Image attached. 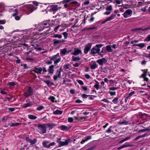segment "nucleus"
Wrapping results in <instances>:
<instances>
[{
    "mask_svg": "<svg viewBox=\"0 0 150 150\" xmlns=\"http://www.w3.org/2000/svg\"><path fill=\"white\" fill-rule=\"evenodd\" d=\"M118 88L117 87H112L109 88L110 90L114 91L117 89Z\"/></svg>",
    "mask_w": 150,
    "mask_h": 150,
    "instance_id": "09e8293b",
    "label": "nucleus"
},
{
    "mask_svg": "<svg viewBox=\"0 0 150 150\" xmlns=\"http://www.w3.org/2000/svg\"><path fill=\"white\" fill-rule=\"evenodd\" d=\"M54 37L55 38H62V35H61L56 34H54Z\"/></svg>",
    "mask_w": 150,
    "mask_h": 150,
    "instance_id": "a19ab883",
    "label": "nucleus"
},
{
    "mask_svg": "<svg viewBox=\"0 0 150 150\" xmlns=\"http://www.w3.org/2000/svg\"><path fill=\"white\" fill-rule=\"evenodd\" d=\"M116 16L115 15H113L111 16L110 17L108 18H106L103 22V23L105 22L112 20Z\"/></svg>",
    "mask_w": 150,
    "mask_h": 150,
    "instance_id": "dca6fc26",
    "label": "nucleus"
},
{
    "mask_svg": "<svg viewBox=\"0 0 150 150\" xmlns=\"http://www.w3.org/2000/svg\"><path fill=\"white\" fill-rule=\"evenodd\" d=\"M112 47L114 49H115L117 47V46L115 44H113L112 45H111Z\"/></svg>",
    "mask_w": 150,
    "mask_h": 150,
    "instance_id": "774afa93",
    "label": "nucleus"
},
{
    "mask_svg": "<svg viewBox=\"0 0 150 150\" xmlns=\"http://www.w3.org/2000/svg\"><path fill=\"white\" fill-rule=\"evenodd\" d=\"M7 86L10 85L11 86H14L15 85V83L14 82H11L7 84Z\"/></svg>",
    "mask_w": 150,
    "mask_h": 150,
    "instance_id": "49530a36",
    "label": "nucleus"
},
{
    "mask_svg": "<svg viewBox=\"0 0 150 150\" xmlns=\"http://www.w3.org/2000/svg\"><path fill=\"white\" fill-rule=\"evenodd\" d=\"M49 142H50L48 141L43 142H42V145L44 147L49 148V146L48 145H47V144Z\"/></svg>",
    "mask_w": 150,
    "mask_h": 150,
    "instance_id": "5701e85b",
    "label": "nucleus"
},
{
    "mask_svg": "<svg viewBox=\"0 0 150 150\" xmlns=\"http://www.w3.org/2000/svg\"><path fill=\"white\" fill-rule=\"evenodd\" d=\"M95 82H96V84L94 85V87L97 90H98L100 87V85L99 84V83L96 80Z\"/></svg>",
    "mask_w": 150,
    "mask_h": 150,
    "instance_id": "4be33fe9",
    "label": "nucleus"
},
{
    "mask_svg": "<svg viewBox=\"0 0 150 150\" xmlns=\"http://www.w3.org/2000/svg\"><path fill=\"white\" fill-rule=\"evenodd\" d=\"M37 141V139H33V140L31 139L30 143L31 144H34Z\"/></svg>",
    "mask_w": 150,
    "mask_h": 150,
    "instance_id": "ea45409f",
    "label": "nucleus"
},
{
    "mask_svg": "<svg viewBox=\"0 0 150 150\" xmlns=\"http://www.w3.org/2000/svg\"><path fill=\"white\" fill-rule=\"evenodd\" d=\"M150 131V129L146 128V129H141V130H139V132H140V133H141V132H146L147 131L148 132H149Z\"/></svg>",
    "mask_w": 150,
    "mask_h": 150,
    "instance_id": "7c9ffc66",
    "label": "nucleus"
},
{
    "mask_svg": "<svg viewBox=\"0 0 150 150\" xmlns=\"http://www.w3.org/2000/svg\"><path fill=\"white\" fill-rule=\"evenodd\" d=\"M118 98H116L113 100L112 102L115 104H117L118 103Z\"/></svg>",
    "mask_w": 150,
    "mask_h": 150,
    "instance_id": "c03bdc74",
    "label": "nucleus"
},
{
    "mask_svg": "<svg viewBox=\"0 0 150 150\" xmlns=\"http://www.w3.org/2000/svg\"><path fill=\"white\" fill-rule=\"evenodd\" d=\"M33 90L30 87H29L28 91L24 93V95L26 97H28L33 95Z\"/></svg>",
    "mask_w": 150,
    "mask_h": 150,
    "instance_id": "7ed1b4c3",
    "label": "nucleus"
},
{
    "mask_svg": "<svg viewBox=\"0 0 150 150\" xmlns=\"http://www.w3.org/2000/svg\"><path fill=\"white\" fill-rule=\"evenodd\" d=\"M131 96V93H130L128 97H127L125 99V101L127 102L129 98Z\"/></svg>",
    "mask_w": 150,
    "mask_h": 150,
    "instance_id": "6e6d98bb",
    "label": "nucleus"
},
{
    "mask_svg": "<svg viewBox=\"0 0 150 150\" xmlns=\"http://www.w3.org/2000/svg\"><path fill=\"white\" fill-rule=\"evenodd\" d=\"M50 59L54 61V64H56L59 62L61 60V57L59 56V53H57L56 54L53 55L50 57Z\"/></svg>",
    "mask_w": 150,
    "mask_h": 150,
    "instance_id": "f03ea898",
    "label": "nucleus"
},
{
    "mask_svg": "<svg viewBox=\"0 0 150 150\" xmlns=\"http://www.w3.org/2000/svg\"><path fill=\"white\" fill-rule=\"evenodd\" d=\"M80 64V63H76L75 64H73V65L74 67H79Z\"/></svg>",
    "mask_w": 150,
    "mask_h": 150,
    "instance_id": "bf43d9fd",
    "label": "nucleus"
},
{
    "mask_svg": "<svg viewBox=\"0 0 150 150\" xmlns=\"http://www.w3.org/2000/svg\"><path fill=\"white\" fill-rule=\"evenodd\" d=\"M47 71V69L45 67H43L42 68V74H45Z\"/></svg>",
    "mask_w": 150,
    "mask_h": 150,
    "instance_id": "2f4dec72",
    "label": "nucleus"
},
{
    "mask_svg": "<svg viewBox=\"0 0 150 150\" xmlns=\"http://www.w3.org/2000/svg\"><path fill=\"white\" fill-rule=\"evenodd\" d=\"M14 11L15 12V13L13 15V16H16L18 14V10L17 9H15Z\"/></svg>",
    "mask_w": 150,
    "mask_h": 150,
    "instance_id": "5fc2aeb1",
    "label": "nucleus"
},
{
    "mask_svg": "<svg viewBox=\"0 0 150 150\" xmlns=\"http://www.w3.org/2000/svg\"><path fill=\"white\" fill-rule=\"evenodd\" d=\"M9 117L8 116L6 117H3L1 119V121L2 122H4L5 120H7L8 118Z\"/></svg>",
    "mask_w": 150,
    "mask_h": 150,
    "instance_id": "052dcab7",
    "label": "nucleus"
},
{
    "mask_svg": "<svg viewBox=\"0 0 150 150\" xmlns=\"http://www.w3.org/2000/svg\"><path fill=\"white\" fill-rule=\"evenodd\" d=\"M62 71V69L60 68L59 69V70H57V73L58 72V74H57V76L59 77H61V72Z\"/></svg>",
    "mask_w": 150,
    "mask_h": 150,
    "instance_id": "e433bc0d",
    "label": "nucleus"
},
{
    "mask_svg": "<svg viewBox=\"0 0 150 150\" xmlns=\"http://www.w3.org/2000/svg\"><path fill=\"white\" fill-rule=\"evenodd\" d=\"M60 54L61 56L65 55L67 53L66 48H64L60 50Z\"/></svg>",
    "mask_w": 150,
    "mask_h": 150,
    "instance_id": "f8f14e48",
    "label": "nucleus"
},
{
    "mask_svg": "<svg viewBox=\"0 0 150 150\" xmlns=\"http://www.w3.org/2000/svg\"><path fill=\"white\" fill-rule=\"evenodd\" d=\"M103 46V45L102 44H98V45H96L95 47H97V48H101Z\"/></svg>",
    "mask_w": 150,
    "mask_h": 150,
    "instance_id": "13d9d810",
    "label": "nucleus"
},
{
    "mask_svg": "<svg viewBox=\"0 0 150 150\" xmlns=\"http://www.w3.org/2000/svg\"><path fill=\"white\" fill-rule=\"evenodd\" d=\"M92 138V137L91 136H88L85 138V139L82 140L81 142V144H83L86 142L88 140L91 139Z\"/></svg>",
    "mask_w": 150,
    "mask_h": 150,
    "instance_id": "2eb2a0df",
    "label": "nucleus"
},
{
    "mask_svg": "<svg viewBox=\"0 0 150 150\" xmlns=\"http://www.w3.org/2000/svg\"><path fill=\"white\" fill-rule=\"evenodd\" d=\"M63 111L57 110L54 112L53 114L54 115H60L62 114Z\"/></svg>",
    "mask_w": 150,
    "mask_h": 150,
    "instance_id": "412c9836",
    "label": "nucleus"
},
{
    "mask_svg": "<svg viewBox=\"0 0 150 150\" xmlns=\"http://www.w3.org/2000/svg\"><path fill=\"white\" fill-rule=\"evenodd\" d=\"M63 35H64V38H67L68 37V34L66 32H64L62 33Z\"/></svg>",
    "mask_w": 150,
    "mask_h": 150,
    "instance_id": "603ef678",
    "label": "nucleus"
},
{
    "mask_svg": "<svg viewBox=\"0 0 150 150\" xmlns=\"http://www.w3.org/2000/svg\"><path fill=\"white\" fill-rule=\"evenodd\" d=\"M114 126H110L108 128V130L106 131V132L108 133H110L112 132V128H114Z\"/></svg>",
    "mask_w": 150,
    "mask_h": 150,
    "instance_id": "cd10ccee",
    "label": "nucleus"
},
{
    "mask_svg": "<svg viewBox=\"0 0 150 150\" xmlns=\"http://www.w3.org/2000/svg\"><path fill=\"white\" fill-rule=\"evenodd\" d=\"M70 142V139H68L66 140L64 142H60V144H59V147L67 145Z\"/></svg>",
    "mask_w": 150,
    "mask_h": 150,
    "instance_id": "39448f33",
    "label": "nucleus"
},
{
    "mask_svg": "<svg viewBox=\"0 0 150 150\" xmlns=\"http://www.w3.org/2000/svg\"><path fill=\"white\" fill-rule=\"evenodd\" d=\"M63 42L61 41V40H57L56 39H54V44H57L61 42Z\"/></svg>",
    "mask_w": 150,
    "mask_h": 150,
    "instance_id": "72a5a7b5",
    "label": "nucleus"
},
{
    "mask_svg": "<svg viewBox=\"0 0 150 150\" xmlns=\"http://www.w3.org/2000/svg\"><path fill=\"white\" fill-rule=\"evenodd\" d=\"M33 71L37 74H42V68L41 67H35L34 68Z\"/></svg>",
    "mask_w": 150,
    "mask_h": 150,
    "instance_id": "1a4fd4ad",
    "label": "nucleus"
},
{
    "mask_svg": "<svg viewBox=\"0 0 150 150\" xmlns=\"http://www.w3.org/2000/svg\"><path fill=\"white\" fill-rule=\"evenodd\" d=\"M100 50L99 48L95 47L93 48L91 50V53L93 54H96L98 53Z\"/></svg>",
    "mask_w": 150,
    "mask_h": 150,
    "instance_id": "9b49d317",
    "label": "nucleus"
},
{
    "mask_svg": "<svg viewBox=\"0 0 150 150\" xmlns=\"http://www.w3.org/2000/svg\"><path fill=\"white\" fill-rule=\"evenodd\" d=\"M44 108V107L43 106H40L38 107L37 108V109L38 110L40 111V110H42V109H43Z\"/></svg>",
    "mask_w": 150,
    "mask_h": 150,
    "instance_id": "3c124183",
    "label": "nucleus"
},
{
    "mask_svg": "<svg viewBox=\"0 0 150 150\" xmlns=\"http://www.w3.org/2000/svg\"><path fill=\"white\" fill-rule=\"evenodd\" d=\"M77 81L78 83L81 85H83L84 84L83 81L81 80H77Z\"/></svg>",
    "mask_w": 150,
    "mask_h": 150,
    "instance_id": "864d4df0",
    "label": "nucleus"
},
{
    "mask_svg": "<svg viewBox=\"0 0 150 150\" xmlns=\"http://www.w3.org/2000/svg\"><path fill=\"white\" fill-rule=\"evenodd\" d=\"M59 9V8L57 7V6H54L52 7L51 9V10L52 11H56Z\"/></svg>",
    "mask_w": 150,
    "mask_h": 150,
    "instance_id": "c756f323",
    "label": "nucleus"
},
{
    "mask_svg": "<svg viewBox=\"0 0 150 150\" xmlns=\"http://www.w3.org/2000/svg\"><path fill=\"white\" fill-rule=\"evenodd\" d=\"M55 99V97L53 96H51L49 98V99L51 100L52 102L54 101Z\"/></svg>",
    "mask_w": 150,
    "mask_h": 150,
    "instance_id": "8fccbe9b",
    "label": "nucleus"
},
{
    "mask_svg": "<svg viewBox=\"0 0 150 150\" xmlns=\"http://www.w3.org/2000/svg\"><path fill=\"white\" fill-rule=\"evenodd\" d=\"M21 123H12L10 125L11 127H14L18 126L19 125H21Z\"/></svg>",
    "mask_w": 150,
    "mask_h": 150,
    "instance_id": "473e14b6",
    "label": "nucleus"
},
{
    "mask_svg": "<svg viewBox=\"0 0 150 150\" xmlns=\"http://www.w3.org/2000/svg\"><path fill=\"white\" fill-rule=\"evenodd\" d=\"M85 78L87 79H90L91 77L88 74H85Z\"/></svg>",
    "mask_w": 150,
    "mask_h": 150,
    "instance_id": "0e129e2a",
    "label": "nucleus"
},
{
    "mask_svg": "<svg viewBox=\"0 0 150 150\" xmlns=\"http://www.w3.org/2000/svg\"><path fill=\"white\" fill-rule=\"evenodd\" d=\"M68 120L69 122H71L73 121V119L72 117H70L68 118Z\"/></svg>",
    "mask_w": 150,
    "mask_h": 150,
    "instance_id": "4d7b16f0",
    "label": "nucleus"
},
{
    "mask_svg": "<svg viewBox=\"0 0 150 150\" xmlns=\"http://www.w3.org/2000/svg\"><path fill=\"white\" fill-rule=\"evenodd\" d=\"M98 65L95 62H93L92 64H90V67L91 69H95L97 67Z\"/></svg>",
    "mask_w": 150,
    "mask_h": 150,
    "instance_id": "f3484780",
    "label": "nucleus"
},
{
    "mask_svg": "<svg viewBox=\"0 0 150 150\" xmlns=\"http://www.w3.org/2000/svg\"><path fill=\"white\" fill-rule=\"evenodd\" d=\"M55 144V143L54 142H52L50 143L49 145V148L51 146L54 145Z\"/></svg>",
    "mask_w": 150,
    "mask_h": 150,
    "instance_id": "e2e57ef3",
    "label": "nucleus"
},
{
    "mask_svg": "<svg viewBox=\"0 0 150 150\" xmlns=\"http://www.w3.org/2000/svg\"><path fill=\"white\" fill-rule=\"evenodd\" d=\"M106 9L108 11H111L112 10V6L111 5L108 6L106 8Z\"/></svg>",
    "mask_w": 150,
    "mask_h": 150,
    "instance_id": "de8ad7c7",
    "label": "nucleus"
},
{
    "mask_svg": "<svg viewBox=\"0 0 150 150\" xmlns=\"http://www.w3.org/2000/svg\"><path fill=\"white\" fill-rule=\"evenodd\" d=\"M128 124V122L125 120H123L122 121L119 122L118 124L119 125H127Z\"/></svg>",
    "mask_w": 150,
    "mask_h": 150,
    "instance_id": "f704fd0d",
    "label": "nucleus"
},
{
    "mask_svg": "<svg viewBox=\"0 0 150 150\" xmlns=\"http://www.w3.org/2000/svg\"><path fill=\"white\" fill-rule=\"evenodd\" d=\"M109 93L111 96L115 95L116 94V92H110Z\"/></svg>",
    "mask_w": 150,
    "mask_h": 150,
    "instance_id": "69168bd1",
    "label": "nucleus"
},
{
    "mask_svg": "<svg viewBox=\"0 0 150 150\" xmlns=\"http://www.w3.org/2000/svg\"><path fill=\"white\" fill-rule=\"evenodd\" d=\"M91 47V44L90 43L87 44L85 46L84 49V52L85 54H87Z\"/></svg>",
    "mask_w": 150,
    "mask_h": 150,
    "instance_id": "20e7f679",
    "label": "nucleus"
},
{
    "mask_svg": "<svg viewBox=\"0 0 150 150\" xmlns=\"http://www.w3.org/2000/svg\"><path fill=\"white\" fill-rule=\"evenodd\" d=\"M81 53V51L80 50L77 48H75L74 49V52L73 53H72V54L75 56H76Z\"/></svg>",
    "mask_w": 150,
    "mask_h": 150,
    "instance_id": "9d476101",
    "label": "nucleus"
},
{
    "mask_svg": "<svg viewBox=\"0 0 150 150\" xmlns=\"http://www.w3.org/2000/svg\"><path fill=\"white\" fill-rule=\"evenodd\" d=\"M37 127L38 131L40 134H44L46 133L47 127L46 124H38Z\"/></svg>",
    "mask_w": 150,
    "mask_h": 150,
    "instance_id": "f257e3e1",
    "label": "nucleus"
},
{
    "mask_svg": "<svg viewBox=\"0 0 150 150\" xmlns=\"http://www.w3.org/2000/svg\"><path fill=\"white\" fill-rule=\"evenodd\" d=\"M28 118L31 120H35L37 118V117L35 115H28Z\"/></svg>",
    "mask_w": 150,
    "mask_h": 150,
    "instance_id": "393cba45",
    "label": "nucleus"
},
{
    "mask_svg": "<svg viewBox=\"0 0 150 150\" xmlns=\"http://www.w3.org/2000/svg\"><path fill=\"white\" fill-rule=\"evenodd\" d=\"M111 45H108L106 47V50L108 52H111L113 51Z\"/></svg>",
    "mask_w": 150,
    "mask_h": 150,
    "instance_id": "a211bd4d",
    "label": "nucleus"
},
{
    "mask_svg": "<svg viewBox=\"0 0 150 150\" xmlns=\"http://www.w3.org/2000/svg\"><path fill=\"white\" fill-rule=\"evenodd\" d=\"M71 67V65L70 64H67L65 65L64 66V68L65 69H68Z\"/></svg>",
    "mask_w": 150,
    "mask_h": 150,
    "instance_id": "58836bf2",
    "label": "nucleus"
},
{
    "mask_svg": "<svg viewBox=\"0 0 150 150\" xmlns=\"http://www.w3.org/2000/svg\"><path fill=\"white\" fill-rule=\"evenodd\" d=\"M88 96H89L85 94H83L82 95V97L83 98H86Z\"/></svg>",
    "mask_w": 150,
    "mask_h": 150,
    "instance_id": "680f3d73",
    "label": "nucleus"
},
{
    "mask_svg": "<svg viewBox=\"0 0 150 150\" xmlns=\"http://www.w3.org/2000/svg\"><path fill=\"white\" fill-rule=\"evenodd\" d=\"M140 29H142V30L143 31H144L145 30H148L150 29H132V31H134L135 30H139Z\"/></svg>",
    "mask_w": 150,
    "mask_h": 150,
    "instance_id": "37998d69",
    "label": "nucleus"
},
{
    "mask_svg": "<svg viewBox=\"0 0 150 150\" xmlns=\"http://www.w3.org/2000/svg\"><path fill=\"white\" fill-rule=\"evenodd\" d=\"M44 82L46 83L48 86L50 84V81H49L48 80H45L44 81Z\"/></svg>",
    "mask_w": 150,
    "mask_h": 150,
    "instance_id": "338daca9",
    "label": "nucleus"
},
{
    "mask_svg": "<svg viewBox=\"0 0 150 150\" xmlns=\"http://www.w3.org/2000/svg\"><path fill=\"white\" fill-rule=\"evenodd\" d=\"M146 72L145 71V72H144L141 75V77L143 78V79L145 78V77H146V76L147 75L146 72L148 70L146 69Z\"/></svg>",
    "mask_w": 150,
    "mask_h": 150,
    "instance_id": "4c0bfd02",
    "label": "nucleus"
},
{
    "mask_svg": "<svg viewBox=\"0 0 150 150\" xmlns=\"http://www.w3.org/2000/svg\"><path fill=\"white\" fill-rule=\"evenodd\" d=\"M81 88H82V89L84 91H88V90H89L87 86H81Z\"/></svg>",
    "mask_w": 150,
    "mask_h": 150,
    "instance_id": "a18cd8bd",
    "label": "nucleus"
},
{
    "mask_svg": "<svg viewBox=\"0 0 150 150\" xmlns=\"http://www.w3.org/2000/svg\"><path fill=\"white\" fill-rule=\"evenodd\" d=\"M148 135H149L147 133H146L137 137L134 139V140H137L139 139L140 138L145 137H146L148 136Z\"/></svg>",
    "mask_w": 150,
    "mask_h": 150,
    "instance_id": "4468645a",
    "label": "nucleus"
},
{
    "mask_svg": "<svg viewBox=\"0 0 150 150\" xmlns=\"http://www.w3.org/2000/svg\"><path fill=\"white\" fill-rule=\"evenodd\" d=\"M36 8H34L32 6H30L29 7L28 10L29 11H30L31 12H32L35 9H36Z\"/></svg>",
    "mask_w": 150,
    "mask_h": 150,
    "instance_id": "c9c22d12",
    "label": "nucleus"
},
{
    "mask_svg": "<svg viewBox=\"0 0 150 150\" xmlns=\"http://www.w3.org/2000/svg\"><path fill=\"white\" fill-rule=\"evenodd\" d=\"M142 127L139 125H138L136 126L134 128V129H132L133 131H137L138 133H140V132H139V130H141Z\"/></svg>",
    "mask_w": 150,
    "mask_h": 150,
    "instance_id": "ddd939ff",
    "label": "nucleus"
},
{
    "mask_svg": "<svg viewBox=\"0 0 150 150\" xmlns=\"http://www.w3.org/2000/svg\"><path fill=\"white\" fill-rule=\"evenodd\" d=\"M96 62L100 65H102L103 64H105L107 60L105 58H102L101 59L97 60Z\"/></svg>",
    "mask_w": 150,
    "mask_h": 150,
    "instance_id": "423d86ee",
    "label": "nucleus"
},
{
    "mask_svg": "<svg viewBox=\"0 0 150 150\" xmlns=\"http://www.w3.org/2000/svg\"><path fill=\"white\" fill-rule=\"evenodd\" d=\"M144 41H150V35H149L144 40Z\"/></svg>",
    "mask_w": 150,
    "mask_h": 150,
    "instance_id": "79ce46f5",
    "label": "nucleus"
},
{
    "mask_svg": "<svg viewBox=\"0 0 150 150\" xmlns=\"http://www.w3.org/2000/svg\"><path fill=\"white\" fill-rule=\"evenodd\" d=\"M46 124V126H48V127L50 128L51 129L56 126V125L52 123H49Z\"/></svg>",
    "mask_w": 150,
    "mask_h": 150,
    "instance_id": "aec40b11",
    "label": "nucleus"
},
{
    "mask_svg": "<svg viewBox=\"0 0 150 150\" xmlns=\"http://www.w3.org/2000/svg\"><path fill=\"white\" fill-rule=\"evenodd\" d=\"M72 60L73 61H77L80 60V59L78 57H75L73 56L72 57Z\"/></svg>",
    "mask_w": 150,
    "mask_h": 150,
    "instance_id": "bb28decb",
    "label": "nucleus"
},
{
    "mask_svg": "<svg viewBox=\"0 0 150 150\" xmlns=\"http://www.w3.org/2000/svg\"><path fill=\"white\" fill-rule=\"evenodd\" d=\"M32 104L30 102H29L28 103L24 104L23 107L24 108H27L31 106Z\"/></svg>",
    "mask_w": 150,
    "mask_h": 150,
    "instance_id": "b1692460",
    "label": "nucleus"
},
{
    "mask_svg": "<svg viewBox=\"0 0 150 150\" xmlns=\"http://www.w3.org/2000/svg\"><path fill=\"white\" fill-rule=\"evenodd\" d=\"M54 66L53 65L50 66L47 69L48 72L51 74H52L54 72Z\"/></svg>",
    "mask_w": 150,
    "mask_h": 150,
    "instance_id": "0eeeda50",
    "label": "nucleus"
},
{
    "mask_svg": "<svg viewBox=\"0 0 150 150\" xmlns=\"http://www.w3.org/2000/svg\"><path fill=\"white\" fill-rule=\"evenodd\" d=\"M60 127L61 129L63 130H66L69 129L68 127L65 125H61Z\"/></svg>",
    "mask_w": 150,
    "mask_h": 150,
    "instance_id": "a878e982",
    "label": "nucleus"
},
{
    "mask_svg": "<svg viewBox=\"0 0 150 150\" xmlns=\"http://www.w3.org/2000/svg\"><path fill=\"white\" fill-rule=\"evenodd\" d=\"M128 146H129L128 145H127L126 144H123V145H122V146L117 148V149L118 150H119L122 149L124 148L127 147Z\"/></svg>",
    "mask_w": 150,
    "mask_h": 150,
    "instance_id": "c85d7f7f",
    "label": "nucleus"
},
{
    "mask_svg": "<svg viewBox=\"0 0 150 150\" xmlns=\"http://www.w3.org/2000/svg\"><path fill=\"white\" fill-rule=\"evenodd\" d=\"M145 46V44L144 43H141L138 44H136L133 45V46H137L140 47L141 48H143Z\"/></svg>",
    "mask_w": 150,
    "mask_h": 150,
    "instance_id": "6ab92c4d",
    "label": "nucleus"
},
{
    "mask_svg": "<svg viewBox=\"0 0 150 150\" xmlns=\"http://www.w3.org/2000/svg\"><path fill=\"white\" fill-rule=\"evenodd\" d=\"M131 13V10L128 9L126 10L123 14V16L124 18H126L130 16Z\"/></svg>",
    "mask_w": 150,
    "mask_h": 150,
    "instance_id": "6e6552de",
    "label": "nucleus"
}]
</instances>
